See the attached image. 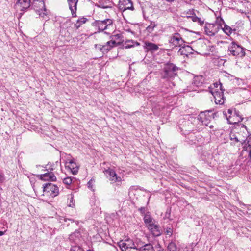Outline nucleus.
I'll use <instances>...</instances> for the list:
<instances>
[{"mask_svg":"<svg viewBox=\"0 0 251 251\" xmlns=\"http://www.w3.org/2000/svg\"><path fill=\"white\" fill-rule=\"evenodd\" d=\"M94 182H95L94 179H91L89 180V181L87 183L88 188L93 191H94L95 190Z\"/></svg>","mask_w":251,"mask_h":251,"instance_id":"nucleus-31","label":"nucleus"},{"mask_svg":"<svg viewBox=\"0 0 251 251\" xmlns=\"http://www.w3.org/2000/svg\"><path fill=\"white\" fill-rule=\"evenodd\" d=\"M173 230L171 228H167L165 231L166 235L171 236L172 234Z\"/></svg>","mask_w":251,"mask_h":251,"instance_id":"nucleus-37","label":"nucleus"},{"mask_svg":"<svg viewBox=\"0 0 251 251\" xmlns=\"http://www.w3.org/2000/svg\"><path fill=\"white\" fill-rule=\"evenodd\" d=\"M103 172L111 183H116L117 185L121 184L122 181V178L117 175L114 170L108 168L105 170Z\"/></svg>","mask_w":251,"mask_h":251,"instance_id":"nucleus-7","label":"nucleus"},{"mask_svg":"<svg viewBox=\"0 0 251 251\" xmlns=\"http://www.w3.org/2000/svg\"><path fill=\"white\" fill-rule=\"evenodd\" d=\"M224 115L225 116L228 123L230 124L234 125L238 124L243 120V118L239 116L235 110H234L233 116H228L226 112H224Z\"/></svg>","mask_w":251,"mask_h":251,"instance_id":"nucleus-15","label":"nucleus"},{"mask_svg":"<svg viewBox=\"0 0 251 251\" xmlns=\"http://www.w3.org/2000/svg\"><path fill=\"white\" fill-rule=\"evenodd\" d=\"M144 221L147 227L155 222V221L151 218L149 215L147 214L145 215L144 217Z\"/></svg>","mask_w":251,"mask_h":251,"instance_id":"nucleus-26","label":"nucleus"},{"mask_svg":"<svg viewBox=\"0 0 251 251\" xmlns=\"http://www.w3.org/2000/svg\"><path fill=\"white\" fill-rule=\"evenodd\" d=\"M63 183L67 185H70L72 182V179L70 177H67L63 179Z\"/></svg>","mask_w":251,"mask_h":251,"instance_id":"nucleus-32","label":"nucleus"},{"mask_svg":"<svg viewBox=\"0 0 251 251\" xmlns=\"http://www.w3.org/2000/svg\"><path fill=\"white\" fill-rule=\"evenodd\" d=\"M139 190L135 187V186H131L130 187L129 189V195L130 197H131L135 195V193L138 192Z\"/></svg>","mask_w":251,"mask_h":251,"instance_id":"nucleus-30","label":"nucleus"},{"mask_svg":"<svg viewBox=\"0 0 251 251\" xmlns=\"http://www.w3.org/2000/svg\"><path fill=\"white\" fill-rule=\"evenodd\" d=\"M39 6L41 7L39 9H36V12L39 16L43 18H48L49 12L45 7V3L43 1L39 2Z\"/></svg>","mask_w":251,"mask_h":251,"instance_id":"nucleus-18","label":"nucleus"},{"mask_svg":"<svg viewBox=\"0 0 251 251\" xmlns=\"http://www.w3.org/2000/svg\"><path fill=\"white\" fill-rule=\"evenodd\" d=\"M143 47L148 51L154 52L158 50V46L153 43L148 41L144 42Z\"/></svg>","mask_w":251,"mask_h":251,"instance_id":"nucleus-21","label":"nucleus"},{"mask_svg":"<svg viewBox=\"0 0 251 251\" xmlns=\"http://www.w3.org/2000/svg\"><path fill=\"white\" fill-rule=\"evenodd\" d=\"M116 44L115 41L111 40L108 41L105 45L101 46V45H96V48L100 49L103 53L109 51Z\"/></svg>","mask_w":251,"mask_h":251,"instance_id":"nucleus-17","label":"nucleus"},{"mask_svg":"<svg viewBox=\"0 0 251 251\" xmlns=\"http://www.w3.org/2000/svg\"><path fill=\"white\" fill-rule=\"evenodd\" d=\"M4 234V232L2 231H0V236H2Z\"/></svg>","mask_w":251,"mask_h":251,"instance_id":"nucleus-40","label":"nucleus"},{"mask_svg":"<svg viewBox=\"0 0 251 251\" xmlns=\"http://www.w3.org/2000/svg\"><path fill=\"white\" fill-rule=\"evenodd\" d=\"M87 21V19L85 17L81 18L77 20L75 26L76 28H78L83 24H84Z\"/></svg>","mask_w":251,"mask_h":251,"instance_id":"nucleus-27","label":"nucleus"},{"mask_svg":"<svg viewBox=\"0 0 251 251\" xmlns=\"http://www.w3.org/2000/svg\"><path fill=\"white\" fill-rule=\"evenodd\" d=\"M118 8L122 11H125L126 10H134L133 3L131 0H120Z\"/></svg>","mask_w":251,"mask_h":251,"instance_id":"nucleus-14","label":"nucleus"},{"mask_svg":"<svg viewBox=\"0 0 251 251\" xmlns=\"http://www.w3.org/2000/svg\"><path fill=\"white\" fill-rule=\"evenodd\" d=\"M188 52H191V51L192 50V49L191 47L187 46V47L184 48Z\"/></svg>","mask_w":251,"mask_h":251,"instance_id":"nucleus-38","label":"nucleus"},{"mask_svg":"<svg viewBox=\"0 0 251 251\" xmlns=\"http://www.w3.org/2000/svg\"><path fill=\"white\" fill-rule=\"evenodd\" d=\"M169 43L174 46H181L183 45L184 41L181 35L178 33H174L169 39Z\"/></svg>","mask_w":251,"mask_h":251,"instance_id":"nucleus-16","label":"nucleus"},{"mask_svg":"<svg viewBox=\"0 0 251 251\" xmlns=\"http://www.w3.org/2000/svg\"><path fill=\"white\" fill-rule=\"evenodd\" d=\"M30 6V0H18L14 5V8L17 11L25 12Z\"/></svg>","mask_w":251,"mask_h":251,"instance_id":"nucleus-9","label":"nucleus"},{"mask_svg":"<svg viewBox=\"0 0 251 251\" xmlns=\"http://www.w3.org/2000/svg\"><path fill=\"white\" fill-rule=\"evenodd\" d=\"M230 139L235 142H241L243 145V150L248 152V156L251 160V137H248L246 140L240 139L236 134L231 133L230 135Z\"/></svg>","mask_w":251,"mask_h":251,"instance_id":"nucleus-2","label":"nucleus"},{"mask_svg":"<svg viewBox=\"0 0 251 251\" xmlns=\"http://www.w3.org/2000/svg\"><path fill=\"white\" fill-rule=\"evenodd\" d=\"M225 24L223 19L219 17H217L214 24L218 25L219 26V29L223 26V25Z\"/></svg>","mask_w":251,"mask_h":251,"instance_id":"nucleus-29","label":"nucleus"},{"mask_svg":"<svg viewBox=\"0 0 251 251\" xmlns=\"http://www.w3.org/2000/svg\"><path fill=\"white\" fill-rule=\"evenodd\" d=\"M95 25L98 27L100 31H102L112 26L113 21L110 19H107L102 21H96L95 22Z\"/></svg>","mask_w":251,"mask_h":251,"instance_id":"nucleus-10","label":"nucleus"},{"mask_svg":"<svg viewBox=\"0 0 251 251\" xmlns=\"http://www.w3.org/2000/svg\"><path fill=\"white\" fill-rule=\"evenodd\" d=\"M110 4L109 1H105L102 0H99L98 2L95 4V5L99 8L103 9L111 8L112 6Z\"/></svg>","mask_w":251,"mask_h":251,"instance_id":"nucleus-23","label":"nucleus"},{"mask_svg":"<svg viewBox=\"0 0 251 251\" xmlns=\"http://www.w3.org/2000/svg\"><path fill=\"white\" fill-rule=\"evenodd\" d=\"M209 91L213 95L216 104H223L226 99L224 96V90L222 88V84L215 82L208 87Z\"/></svg>","mask_w":251,"mask_h":251,"instance_id":"nucleus-1","label":"nucleus"},{"mask_svg":"<svg viewBox=\"0 0 251 251\" xmlns=\"http://www.w3.org/2000/svg\"><path fill=\"white\" fill-rule=\"evenodd\" d=\"M73 205H74V204H72V205L71 204H70V205H69V206H72V207Z\"/></svg>","mask_w":251,"mask_h":251,"instance_id":"nucleus-44","label":"nucleus"},{"mask_svg":"<svg viewBox=\"0 0 251 251\" xmlns=\"http://www.w3.org/2000/svg\"><path fill=\"white\" fill-rule=\"evenodd\" d=\"M223 31L227 35H230L233 31H236L235 29H232L231 27L227 25L226 24L221 28Z\"/></svg>","mask_w":251,"mask_h":251,"instance_id":"nucleus-24","label":"nucleus"},{"mask_svg":"<svg viewBox=\"0 0 251 251\" xmlns=\"http://www.w3.org/2000/svg\"><path fill=\"white\" fill-rule=\"evenodd\" d=\"M195 10L194 9H190L185 10L181 13V16L182 17H186L195 23H197L199 25H202L204 24V20L201 18H199L196 15Z\"/></svg>","mask_w":251,"mask_h":251,"instance_id":"nucleus-5","label":"nucleus"},{"mask_svg":"<svg viewBox=\"0 0 251 251\" xmlns=\"http://www.w3.org/2000/svg\"><path fill=\"white\" fill-rule=\"evenodd\" d=\"M211 116L209 115V112L204 111L201 112L198 116V120L205 126H209Z\"/></svg>","mask_w":251,"mask_h":251,"instance_id":"nucleus-13","label":"nucleus"},{"mask_svg":"<svg viewBox=\"0 0 251 251\" xmlns=\"http://www.w3.org/2000/svg\"><path fill=\"white\" fill-rule=\"evenodd\" d=\"M65 164L66 165L68 164L67 166V167L71 170L74 175H75L77 173L79 167L74 162V159L72 158L70 154L66 155Z\"/></svg>","mask_w":251,"mask_h":251,"instance_id":"nucleus-11","label":"nucleus"},{"mask_svg":"<svg viewBox=\"0 0 251 251\" xmlns=\"http://www.w3.org/2000/svg\"><path fill=\"white\" fill-rule=\"evenodd\" d=\"M178 68L173 63H167L164 67V78H170L174 77L177 75Z\"/></svg>","mask_w":251,"mask_h":251,"instance_id":"nucleus-4","label":"nucleus"},{"mask_svg":"<svg viewBox=\"0 0 251 251\" xmlns=\"http://www.w3.org/2000/svg\"><path fill=\"white\" fill-rule=\"evenodd\" d=\"M181 50H182V49H180L179 50V51H180Z\"/></svg>","mask_w":251,"mask_h":251,"instance_id":"nucleus-46","label":"nucleus"},{"mask_svg":"<svg viewBox=\"0 0 251 251\" xmlns=\"http://www.w3.org/2000/svg\"><path fill=\"white\" fill-rule=\"evenodd\" d=\"M202 81L203 78L202 77L197 76L194 78L193 83L196 86L199 87L201 85L202 83Z\"/></svg>","mask_w":251,"mask_h":251,"instance_id":"nucleus-28","label":"nucleus"},{"mask_svg":"<svg viewBox=\"0 0 251 251\" xmlns=\"http://www.w3.org/2000/svg\"><path fill=\"white\" fill-rule=\"evenodd\" d=\"M40 178L44 181H52L56 180V176L52 172H48L44 174L40 175Z\"/></svg>","mask_w":251,"mask_h":251,"instance_id":"nucleus-22","label":"nucleus"},{"mask_svg":"<svg viewBox=\"0 0 251 251\" xmlns=\"http://www.w3.org/2000/svg\"><path fill=\"white\" fill-rule=\"evenodd\" d=\"M4 180L3 174L0 173V182H2Z\"/></svg>","mask_w":251,"mask_h":251,"instance_id":"nucleus-39","label":"nucleus"},{"mask_svg":"<svg viewBox=\"0 0 251 251\" xmlns=\"http://www.w3.org/2000/svg\"><path fill=\"white\" fill-rule=\"evenodd\" d=\"M87 251H93L91 250H87Z\"/></svg>","mask_w":251,"mask_h":251,"instance_id":"nucleus-45","label":"nucleus"},{"mask_svg":"<svg viewBox=\"0 0 251 251\" xmlns=\"http://www.w3.org/2000/svg\"><path fill=\"white\" fill-rule=\"evenodd\" d=\"M138 250L139 251H155L152 245L151 244H146L138 249Z\"/></svg>","mask_w":251,"mask_h":251,"instance_id":"nucleus-25","label":"nucleus"},{"mask_svg":"<svg viewBox=\"0 0 251 251\" xmlns=\"http://www.w3.org/2000/svg\"><path fill=\"white\" fill-rule=\"evenodd\" d=\"M144 208H143V207H142V208H140V210H144Z\"/></svg>","mask_w":251,"mask_h":251,"instance_id":"nucleus-43","label":"nucleus"},{"mask_svg":"<svg viewBox=\"0 0 251 251\" xmlns=\"http://www.w3.org/2000/svg\"><path fill=\"white\" fill-rule=\"evenodd\" d=\"M70 251H82V250L79 246H73L72 247Z\"/></svg>","mask_w":251,"mask_h":251,"instance_id":"nucleus-34","label":"nucleus"},{"mask_svg":"<svg viewBox=\"0 0 251 251\" xmlns=\"http://www.w3.org/2000/svg\"><path fill=\"white\" fill-rule=\"evenodd\" d=\"M234 112V110L233 111L231 109H227V110L226 111H224L223 112V113L224 112H226L228 116H229V115L233 116Z\"/></svg>","mask_w":251,"mask_h":251,"instance_id":"nucleus-35","label":"nucleus"},{"mask_svg":"<svg viewBox=\"0 0 251 251\" xmlns=\"http://www.w3.org/2000/svg\"><path fill=\"white\" fill-rule=\"evenodd\" d=\"M148 228L154 236H159L161 234V230L155 221L148 226Z\"/></svg>","mask_w":251,"mask_h":251,"instance_id":"nucleus-19","label":"nucleus"},{"mask_svg":"<svg viewBox=\"0 0 251 251\" xmlns=\"http://www.w3.org/2000/svg\"><path fill=\"white\" fill-rule=\"evenodd\" d=\"M166 1H169V2H172L174 0H166Z\"/></svg>","mask_w":251,"mask_h":251,"instance_id":"nucleus-41","label":"nucleus"},{"mask_svg":"<svg viewBox=\"0 0 251 251\" xmlns=\"http://www.w3.org/2000/svg\"><path fill=\"white\" fill-rule=\"evenodd\" d=\"M43 195H46L49 197H54L59 194L58 187L51 183H47L43 186Z\"/></svg>","mask_w":251,"mask_h":251,"instance_id":"nucleus-3","label":"nucleus"},{"mask_svg":"<svg viewBox=\"0 0 251 251\" xmlns=\"http://www.w3.org/2000/svg\"><path fill=\"white\" fill-rule=\"evenodd\" d=\"M155 24H152V23H151V24H150V25H149L147 27V30L149 32H151V31L153 30V29H154V27H155Z\"/></svg>","mask_w":251,"mask_h":251,"instance_id":"nucleus-33","label":"nucleus"},{"mask_svg":"<svg viewBox=\"0 0 251 251\" xmlns=\"http://www.w3.org/2000/svg\"><path fill=\"white\" fill-rule=\"evenodd\" d=\"M209 126L211 128H212L213 127V126L212 125H210Z\"/></svg>","mask_w":251,"mask_h":251,"instance_id":"nucleus-42","label":"nucleus"},{"mask_svg":"<svg viewBox=\"0 0 251 251\" xmlns=\"http://www.w3.org/2000/svg\"><path fill=\"white\" fill-rule=\"evenodd\" d=\"M69 9L71 11L73 17H76V11L78 0H67Z\"/></svg>","mask_w":251,"mask_h":251,"instance_id":"nucleus-20","label":"nucleus"},{"mask_svg":"<svg viewBox=\"0 0 251 251\" xmlns=\"http://www.w3.org/2000/svg\"><path fill=\"white\" fill-rule=\"evenodd\" d=\"M245 49L235 42H232L228 47V51L233 56L243 57L245 55Z\"/></svg>","mask_w":251,"mask_h":251,"instance_id":"nucleus-6","label":"nucleus"},{"mask_svg":"<svg viewBox=\"0 0 251 251\" xmlns=\"http://www.w3.org/2000/svg\"><path fill=\"white\" fill-rule=\"evenodd\" d=\"M130 43H133V41H128L126 43L125 47L126 48H130L133 47V45L129 44Z\"/></svg>","mask_w":251,"mask_h":251,"instance_id":"nucleus-36","label":"nucleus"},{"mask_svg":"<svg viewBox=\"0 0 251 251\" xmlns=\"http://www.w3.org/2000/svg\"><path fill=\"white\" fill-rule=\"evenodd\" d=\"M118 245L122 251H128L131 249H136V250H138L133 240L129 238L126 239L125 240L120 241L118 243Z\"/></svg>","mask_w":251,"mask_h":251,"instance_id":"nucleus-8","label":"nucleus"},{"mask_svg":"<svg viewBox=\"0 0 251 251\" xmlns=\"http://www.w3.org/2000/svg\"><path fill=\"white\" fill-rule=\"evenodd\" d=\"M205 32L208 36H214L219 30V26L214 24L207 23L205 24Z\"/></svg>","mask_w":251,"mask_h":251,"instance_id":"nucleus-12","label":"nucleus"}]
</instances>
